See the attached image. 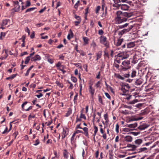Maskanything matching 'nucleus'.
I'll use <instances>...</instances> for the list:
<instances>
[{"instance_id":"obj_15","label":"nucleus","mask_w":159,"mask_h":159,"mask_svg":"<svg viewBox=\"0 0 159 159\" xmlns=\"http://www.w3.org/2000/svg\"><path fill=\"white\" fill-rule=\"evenodd\" d=\"M63 156L66 159H68L69 157V152L66 149H64L63 152Z\"/></svg>"},{"instance_id":"obj_62","label":"nucleus","mask_w":159,"mask_h":159,"mask_svg":"<svg viewBox=\"0 0 159 159\" xmlns=\"http://www.w3.org/2000/svg\"><path fill=\"white\" fill-rule=\"evenodd\" d=\"M79 87L80 88V93H81L82 89V84L80 83L79 85Z\"/></svg>"},{"instance_id":"obj_6","label":"nucleus","mask_w":159,"mask_h":159,"mask_svg":"<svg viewBox=\"0 0 159 159\" xmlns=\"http://www.w3.org/2000/svg\"><path fill=\"white\" fill-rule=\"evenodd\" d=\"M89 91L91 93V96L93 97L94 94L95 90V89L93 87L92 84H91L89 86Z\"/></svg>"},{"instance_id":"obj_51","label":"nucleus","mask_w":159,"mask_h":159,"mask_svg":"<svg viewBox=\"0 0 159 159\" xmlns=\"http://www.w3.org/2000/svg\"><path fill=\"white\" fill-rule=\"evenodd\" d=\"M120 140L119 136L118 135L115 138V142L116 143L118 142Z\"/></svg>"},{"instance_id":"obj_53","label":"nucleus","mask_w":159,"mask_h":159,"mask_svg":"<svg viewBox=\"0 0 159 159\" xmlns=\"http://www.w3.org/2000/svg\"><path fill=\"white\" fill-rule=\"evenodd\" d=\"M78 94H76L74 97V103L76 102L77 100Z\"/></svg>"},{"instance_id":"obj_29","label":"nucleus","mask_w":159,"mask_h":159,"mask_svg":"<svg viewBox=\"0 0 159 159\" xmlns=\"http://www.w3.org/2000/svg\"><path fill=\"white\" fill-rule=\"evenodd\" d=\"M36 9V7H31V8H28L26 10V11H25V13H26L27 12L33 11L34 10V9Z\"/></svg>"},{"instance_id":"obj_56","label":"nucleus","mask_w":159,"mask_h":159,"mask_svg":"<svg viewBox=\"0 0 159 159\" xmlns=\"http://www.w3.org/2000/svg\"><path fill=\"white\" fill-rule=\"evenodd\" d=\"M105 94L106 97L108 99H111V97L110 95L107 93H105Z\"/></svg>"},{"instance_id":"obj_5","label":"nucleus","mask_w":159,"mask_h":159,"mask_svg":"<svg viewBox=\"0 0 159 159\" xmlns=\"http://www.w3.org/2000/svg\"><path fill=\"white\" fill-rule=\"evenodd\" d=\"M69 133V130L67 129H63L62 132V139H64L65 138L67 135Z\"/></svg>"},{"instance_id":"obj_16","label":"nucleus","mask_w":159,"mask_h":159,"mask_svg":"<svg viewBox=\"0 0 159 159\" xmlns=\"http://www.w3.org/2000/svg\"><path fill=\"white\" fill-rule=\"evenodd\" d=\"M143 82L142 79L139 78L136 79L135 82V84L136 85H140Z\"/></svg>"},{"instance_id":"obj_25","label":"nucleus","mask_w":159,"mask_h":159,"mask_svg":"<svg viewBox=\"0 0 159 159\" xmlns=\"http://www.w3.org/2000/svg\"><path fill=\"white\" fill-rule=\"evenodd\" d=\"M136 57V55H134L133 57L132 62L134 64L136 63L137 61V58Z\"/></svg>"},{"instance_id":"obj_41","label":"nucleus","mask_w":159,"mask_h":159,"mask_svg":"<svg viewBox=\"0 0 159 159\" xmlns=\"http://www.w3.org/2000/svg\"><path fill=\"white\" fill-rule=\"evenodd\" d=\"M104 7L105 8V13L106 14L107 12V7H105V4H104L102 5V9L103 11L104 10Z\"/></svg>"},{"instance_id":"obj_55","label":"nucleus","mask_w":159,"mask_h":159,"mask_svg":"<svg viewBox=\"0 0 159 159\" xmlns=\"http://www.w3.org/2000/svg\"><path fill=\"white\" fill-rule=\"evenodd\" d=\"M74 133L75 134H79V133H83V132L81 130H76L75 132H74Z\"/></svg>"},{"instance_id":"obj_54","label":"nucleus","mask_w":159,"mask_h":159,"mask_svg":"<svg viewBox=\"0 0 159 159\" xmlns=\"http://www.w3.org/2000/svg\"><path fill=\"white\" fill-rule=\"evenodd\" d=\"M28 103V102L26 101L25 102H23V103L21 105V107L23 110L24 109V107L25 106L27 103Z\"/></svg>"},{"instance_id":"obj_14","label":"nucleus","mask_w":159,"mask_h":159,"mask_svg":"<svg viewBox=\"0 0 159 159\" xmlns=\"http://www.w3.org/2000/svg\"><path fill=\"white\" fill-rule=\"evenodd\" d=\"M121 9L123 10H127L128 9L129 6L126 4H120V6Z\"/></svg>"},{"instance_id":"obj_12","label":"nucleus","mask_w":159,"mask_h":159,"mask_svg":"<svg viewBox=\"0 0 159 159\" xmlns=\"http://www.w3.org/2000/svg\"><path fill=\"white\" fill-rule=\"evenodd\" d=\"M138 146L135 145H132L130 144H127V147L130 148V150L132 151H134L135 150L136 148L138 147Z\"/></svg>"},{"instance_id":"obj_37","label":"nucleus","mask_w":159,"mask_h":159,"mask_svg":"<svg viewBox=\"0 0 159 159\" xmlns=\"http://www.w3.org/2000/svg\"><path fill=\"white\" fill-rule=\"evenodd\" d=\"M101 9L100 6H98L95 10V13L96 14H97L98 13L99 11Z\"/></svg>"},{"instance_id":"obj_43","label":"nucleus","mask_w":159,"mask_h":159,"mask_svg":"<svg viewBox=\"0 0 159 159\" xmlns=\"http://www.w3.org/2000/svg\"><path fill=\"white\" fill-rule=\"evenodd\" d=\"M31 5L30 2V1L28 0L26 1L25 7H26L30 6Z\"/></svg>"},{"instance_id":"obj_27","label":"nucleus","mask_w":159,"mask_h":159,"mask_svg":"<svg viewBox=\"0 0 159 159\" xmlns=\"http://www.w3.org/2000/svg\"><path fill=\"white\" fill-rule=\"evenodd\" d=\"M56 84L57 86L61 88L63 87V84L62 83H60L59 81H57L56 82Z\"/></svg>"},{"instance_id":"obj_18","label":"nucleus","mask_w":159,"mask_h":159,"mask_svg":"<svg viewBox=\"0 0 159 159\" xmlns=\"http://www.w3.org/2000/svg\"><path fill=\"white\" fill-rule=\"evenodd\" d=\"M123 39H118L117 40V42L115 43V44L116 46H120L122 43Z\"/></svg>"},{"instance_id":"obj_26","label":"nucleus","mask_w":159,"mask_h":159,"mask_svg":"<svg viewBox=\"0 0 159 159\" xmlns=\"http://www.w3.org/2000/svg\"><path fill=\"white\" fill-rule=\"evenodd\" d=\"M102 55V51H99L96 53L97 57L98 58H100Z\"/></svg>"},{"instance_id":"obj_49","label":"nucleus","mask_w":159,"mask_h":159,"mask_svg":"<svg viewBox=\"0 0 159 159\" xmlns=\"http://www.w3.org/2000/svg\"><path fill=\"white\" fill-rule=\"evenodd\" d=\"M67 81L68 83L70 84V86L69 87V88L71 89H72L73 88V84L69 81Z\"/></svg>"},{"instance_id":"obj_64","label":"nucleus","mask_w":159,"mask_h":159,"mask_svg":"<svg viewBox=\"0 0 159 159\" xmlns=\"http://www.w3.org/2000/svg\"><path fill=\"white\" fill-rule=\"evenodd\" d=\"M34 37V32H33L31 34L30 36V37L31 39H33Z\"/></svg>"},{"instance_id":"obj_34","label":"nucleus","mask_w":159,"mask_h":159,"mask_svg":"<svg viewBox=\"0 0 159 159\" xmlns=\"http://www.w3.org/2000/svg\"><path fill=\"white\" fill-rule=\"evenodd\" d=\"M30 56H28L26 58L25 60V64H27L29 61H30Z\"/></svg>"},{"instance_id":"obj_2","label":"nucleus","mask_w":159,"mask_h":159,"mask_svg":"<svg viewBox=\"0 0 159 159\" xmlns=\"http://www.w3.org/2000/svg\"><path fill=\"white\" fill-rule=\"evenodd\" d=\"M130 61L129 60H125L122 63V65L120 66L121 70L126 71L130 68Z\"/></svg>"},{"instance_id":"obj_24","label":"nucleus","mask_w":159,"mask_h":159,"mask_svg":"<svg viewBox=\"0 0 159 159\" xmlns=\"http://www.w3.org/2000/svg\"><path fill=\"white\" fill-rule=\"evenodd\" d=\"M113 1L115 3V5L114 4L113 5V6L114 7H116L115 6V5L117 4L118 5H119L120 6V4L119 3L120 2V0H113Z\"/></svg>"},{"instance_id":"obj_36","label":"nucleus","mask_w":159,"mask_h":159,"mask_svg":"<svg viewBox=\"0 0 159 159\" xmlns=\"http://www.w3.org/2000/svg\"><path fill=\"white\" fill-rule=\"evenodd\" d=\"M94 135H96L98 130V128L96 126H94Z\"/></svg>"},{"instance_id":"obj_3","label":"nucleus","mask_w":159,"mask_h":159,"mask_svg":"<svg viewBox=\"0 0 159 159\" xmlns=\"http://www.w3.org/2000/svg\"><path fill=\"white\" fill-rule=\"evenodd\" d=\"M129 52L126 51L120 52L117 55V57H120V59L123 60L128 58L129 57Z\"/></svg>"},{"instance_id":"obj_32","label":"nucleus","mask_w":159,"mask_h":159,"mask_svg":"<svg viewBox=\"0 0 159 159\" xmlns=\"http://www.w3.org/2000/svg\"><path fill=\"white\" fill-rule=\"evenodd\" d=\"M136 72L135 70H133L131 75V77L132 78L136 76Z\"/></svg>"},{"instance_id":"obj_22","label":"nucleus","mask_w":159,"mask_h":159,"mask_svg":"<svg viewBox=\"0 0 159 159\" xmlns=\"http://www.w3.org/2000/svg\"><path fill=\"white\" fill-rule=\"evenodd\" d=\"M104 119L105 120V123L107 124H108L109 122L108 118V115L107 113L105 114L104 115Z\"/></svg>"},{"instance_id":"obj_10","label":"nucleus","mask_w":159,"mask_h":159,"mask_svg":"<svg viewBox=\"0 0 159 159\" xmlns=\"http://www.w3.org/2000/svg\"><path fill=\"white\" fill-rule=\"evenodd\" d=\"M125 141L127 142H131L133 140V138L132 136L129 135L125 136L124 138Z\"/></svg>"},{"instance_id":"obj_21","label":"nucleus","mask_w":159,"mask_h":159,"mask_svg":"<svg viewBox=\"0 0 159 159\" xmlns=\"http://www.w3.org/2000/svg\"><path fill=\"white\" fill-rule=\"evenodd\" d=\"M142 139H138L135 141V143L136 144L139 145L142 143Z\"/></svg>"},{"instance_id":"obj_57","label":"nucleus","mask_w":159,"mask_h":159,"mask_svg":"<svg viewBox=\"0 0 159 159\" xmlns=\"http://www.w3.org/2000/svg\"><path fill=\"white\" fill-rule=\"evenodd\" d=\"M104 33V32L102 30H99L98 31V34L99 35H102Z\"/></svg>"},{"instance_id":"obj_48","label":"nucleus","mask_w":159,"mask_h":159,"mask_svg":"<svg viewBox=\"0 0 159 159\" xmlns=\"http://www.w3.org/2000/svg\"><path fill=\"white\" fill-rule=\"evenodd\" d=\"M36 158L37 159H45V157L44 156H43L42 157H41L40 155H38L37 156Z\"/></svg>"},{"instance_id":"obj_35","label":"nucleus","mask_w":159,"mask_h":159,"mask_svg":"<svg viewBox=\"0 0 159 159\" xmlns=\"http://www.w3.org/2000/svg\"><path fill=\"white\" fill-rule=\"evenodd\" d=\"M8 22L7 20V19L4 20L2 21V25L4 26L6 25Z\"/></svg>"},{"instance_id":"obj_19","label":"nucleus","mask_w":159,"mask_h":159,"mask_svg":"<svg viewBox=\"0 0 159 159\" xmlns=\"http://www.w3.org/2000/svg\"><path fill=\"white\" fill-rule=\"evenodd\" d=\"M72 113V109L71 108L68 109L67 113L66 114L65 116L68 117Z\"/></svg>"},{"instance_id":"obj_7","label":"nucleus","mask_w":159,"mask_h":159,"mask_svg":"<svg viewBox=\"0 0 159 159\" xmlns=\"http://www.w3.org/2000/svg\"><path fill=\"white\" fill-rule=\"evenodd\" d=\"M14 9L15 11H19L20 6L19 5V2L16 1L14 2Z\"/></svg>"},{"instance_id":"obj_13","label":"nucleus","mask_w":159,"mask_h":159,"mask_svg":"<svg viewBox=\"0 0 159 159\" xmlns=\"http://www.w3.org/2000/svg\"><path fill=\"white\" fill-rule=\"evenodd\" d=\"M128 32V30L127 29H124L120 31H118V34L119 36H121L125 33H126Z\"/></svg>"},{"instance_id":"obj_50","label":"nucleus","mask_w":159,"mask_h":159,"mask_svg":"<svg viewBox=\"0 0 159 159\" xmlns=\"http://www.w3.org/2000/svg\"><path fill=\"white\" fill-rule=\"evenodd\" d=\"M34 146H37L39 143V139H37L34 141Z\"/></svg>"},{"instance_id":"obj_52","label":"nucleus","mask_w":159,"mask_h":159,"mask_svg":"<svg viewBox=\"0 0 159 159\" xmlns=\"http://www.w3.org/2000/svg\"><path fill=\"white\" fill-rule=\"evenodd\" d=\"M80 1H78L76 3V4L74 6V7L75 9H77L78 6H79V3Z\"/></svg>"},{"instance_id":"obj_9","label":"nucleus","mask_w":159,"mask_h":159,"mask_svg":"<svg viewBox=\"0 0 159 159\" xmlns=\"http://www.w3.org/2000/svg\"><path fill=\"white\" fill-rule=\"evenodd\" d=\"M75 18L77 20L75 21V26H77L79 24L81 21V18L80 16H77L76 15H75Z\"/></svg>"},{"instance_id":"obj_31","label":"nucleus","mask_w":159,"mask_h":159,"mask_svg":"<svg viewBox=\"0 0 159 159\" xmlns=\"http://www.w3.org/2000/svg\"><path fill=\"white\" fill-rule=\"evenodd\" d=\"M115 76L116 78H118L121 80H124V78L123 77L121 76L119 74H116Z\"/></svg>"},{"instance_id":"obj_33","label":"nucleus","mask_w":159,"mask_h":159,"mask_svg":"<svg viewBox=\"0 0 159 159\" xmlns=\"http://www.w3.org/2000/svg\"><path fill=\"white\" fill-rule=\"evenodd\" d=\"M71 81L74 83H76L77 81V78L74 76H71Z\"/></svg>"},{"instance_id":"obj_46","label":"nucleus","mask_w":159,"mask_h":159,"mask_svg":"<svg viewBox=\"0 0 159 159\" xmlns=\"http://www.w3.org/2000/svg\"><path fill=\"white\" fill-rule=\"evenodd\" d=\"M147 150V148H146L144 147L143 148H141L139 149V152H143L145 151H146Z\"/></svg>"},{"instance_id":"obj_61","label":"nucleus","mask_w":159,"mask_h":159,"mask_svg":"<svg viewBox=\"0 0 159 159\" xmlns=\"http://www.w3.org/2000/svg\"><path fill=\"white\" fill-rule=\"evenodd\" d=\"M102 134V137L104 139H107V135L106 133H103Z\"/></svg>"},{"instance_id":"obj_11","label":"nucleus","mask_w":159,"mask_h":159,"mask_svg":"<svg viewBox=\"0 0 159 159\" xmlns=\"http://www.w3.org/2000/svg\"><path fill=\"white\" fill-rule=\"evenodd\" d=\"M41 59L40 56L39 55H35L34 57H32L31 59L32 61H39Z\"/></svg>"},{"instance_id":"obj_44","label":"nucleus","mask_w":159,"mask_h":159,"mask_svg":"<svg viewBox=\"0 0 159 159\" xmlns=\"http://www.w3.org/2000/svg\"><path fill=\"white\" fill-rule=\"evenodd\" d=\"M119 126L118 124H116V132L117 133H118L119 132Z\"/></svg>"},{"instance_id":"obj_30","label":"nucleus","mask_w":159,"mask_h":159,"mask_svg":"<svg viewBox=\"0 0 159 159\" xmlns=\"http://www.w3.org/2000/svg\"><path fill=\"white\" fill-rule=\"evenodd\" d=\"M76 134L74 133L72 134V136L71 139V144H73L74 142V140L75 139V136Z\"/></svg>"},{"instance_id":"obj_45","label":"nucleus","mask_w":159,"mask_h":159,"mask_svg":"<svg viewBox=\"0 0 159 159\" xmlns=\"http://www.w3.org/2000/svg\"><path fill=\"white\" fill-rule=\"evenodd\" d=\"M130 129L129 128H124L123 129V131L125 132L130 131Z\"/></svg>"},{"instance_id":"obj_4","label":"nucleus","mask_w":159,"mask_h":159,"mask_svg":"<svg viewBox=\"0 0 159 159\" xmlns=\"http://www.w3.org/2000/svg\"><path fill=\"white\" fill-rule=\"evenodd\" d=\"M100 42L102 44H103L106 47L108 48L109 47V44L107 42V38L103 36H101L100 37Z\"/></svg>"},{"instance_id":"obj_40","label":"nucleus","mask_w":159,"mask_h":159,"mask_svg":"<svg viewBox=\"0 0 159 159\" xmlns=\"http://www.w3.org/2000/svg\"><path fill=\"white\" fill-rule=\"evenodd\" d=\"M80 118H83L84 120L86 119V117L85 115H84V114H83L82 113V112H81V113L80 114Z\"/></svg>"},{"instance_id":"obj_1","label":"nucleus","mask_w":159,"mask_h":159,"mask_svg":"<svg viewBox=\"0 0 159 159\" xmlns=\"http://www.w3.org/2000/svg\"><path fill=\"white\" fill-rule=\"evenodd\" d=\"M132 16V14L131 13L122 12L120 11H118L116 12V16L115 18V21L116 24H120L126 21L127 18Z\"/></svg>"},{"instance_id":"obj_17","label":"nucleus","mask_w":159,"mask_h":159,"mask_svg":"<svg viewBox=\"0 0 159 159\" xmlns=\"http://www.w3.org/2000/svg\"><path fill=\"white\" fill-rule=\"evenodd\" d=\"M127 48H133L135 46V43L134 42H131L127 44Z\"/></svg>"},{"instance_id":"obj_47","label":"nucleus","mask_w":159,"mask_h":159,"mask_svg":"<svg viewBox=\"0 0 159 159\" xmlns=\"http://www.w3.org/2000/svg\"><path fill=\"white\" fill-rule=\"evenodd\" d=\"M35 117V115H34L33 116H32L31 114H30L29 115V116H28V120H31L32 118H34Z\"/></svg>"},{"instance_id":"obj_39","label":"nucleus","mask_w":159,"mask_h":159,"mask_svg":"<svg viewBox=\"0 0 159 159\" xmlns=\"http://www.w3.org/2000/svg\"><path fill=\"white\" fill-rule=\"evenodd\" d=\"M138 102V100L137 99H135V100H134L132 101H130L129 103V104H134V103H135L137 102Z\"/></svg>"},{"instance_id":"obj_58","label":"nucleus","mask_w":159,"mask_h":159,"mask_svg":"<svg viewBox=\"0 0 159 159\" xmlns=\"http://www.w3.org/2000/svg\"><path fill=\"white\" fill-rule=\"evenodd\" d=\"M91 46L93 48H95L96 46V44L94 42H93L91 44Z\"/></svg>"},{"instance_id":"obj_8","label":"nucleus","mask_w":159,"mask_h":159,"mask_svg":"<svg viewBox=\"0 0 159 159\" xmlns=\"http://www.w3.org/2000/svg\"><path fill=\"white\" fill-rule=\"evenodd\" d=\"M149 126V125L145 123H143L142 125L139 126L138 127L139 129L140 130H144L145 129L147 128Z\"/></svg>"},{"instance_id":"obj_28","label":"nucleus","mask_w":159,"mask_h":159,"mask_svg":"<svg viewBox=\"0 0 159 159\" xmlns=\"http://www.w3.org/2000/svg\"><path fill=\"white\" fill-rule=\"evenodd\" d=\"M83 39L85 44H88V43L89 39L88 38L86 37H83Z\"/></svg>"},{"instance_id":"obj_42","label":"nucleus","mask_w":159,"mask_h":159,"mask_svg":"<svg viewBox=\"0 0 159 159\" xmlns=\"http://www.w3.org/2000/svg\"><path fill=\"white\" fill-rule=\"evenodd\" d=\"M98 101L100 103L102 104H103V102H102V97L101 96H98Z\"/></svg>"},{"instance_id":"obj_23","label":"nucleus","mask_w":159,"mask_h":159,"mask_svg":"<svg viewBox=\"0 0 159 159\" xmlns=\"http://www.w3.org/2000/svg\"><path fill=\"white\" fill-rule=\"evenodd\" d=\"M70 34H69L67 36V38L68 40H70L71 38H72L73 36V34L71 31V30H70Z\"/></svg>"},{"instance_id":"obj_60","label":"nucleus","mask_w":159,"mask_h":159,"mask_svg":"<svg viewBox=\"0 0 159 159\" xmlns=\"http://www.w3.org/2000/svg\"><path fill=\"white\" fill-rule=\"evenodd\" d=\"M82 129L84 131V133L88 131V129L87 127H84L83 128H82Z\"/></svg>"},{"instance_id":"obj_38","label":"nucleus","mask_w":159,"mask_h":159,"mask_svg":"<svg viewBox=\"0 0 159 159\" xmlns=\"http://www.w3.org/2000/svg\"><path fill=\"white\" fill-rule=\"evenodd\" d=\"M8 128L7 127H6L4 130L2 132V134H7L8 132H9L10 131H9V130L8 131Z\"/></svg>"},{"instance_id":"obj_63","label":"nucleus","mask_w":159,"mask_h":159,"mask_svg":"<svg viewBox=\"0 0 159 159\" xmlns=\"http://www.w3.org/2000/svg\"><path fill=\"white\" fill-rule=\"evenodd\" d=\"M100 82L99 81H98L97 83L96 84V85H95L96 87L97 88L99 87L100 86Z\"/></svg>"},{"instance_id":"obj_59","label":"nucleus","mask_w":159,"mask_h":159,"mask_svg":"<svg viewBox=\"0 0 159 159\" xmlns=\"http://www.w3.org/2000/svg\"><path fill=\"white\" fill-rule=\"evenodd\" d=\"M122 60H121L120 59V57H117V58L116 61L118 63H120V61Z\"/></svg>"},{"instance_id":"obj_20","label":"nucleus","mask_w":159,"mask_h":159,"mask_svg":"<svg viewBox=\"0 0 159 159\" xmlns=\"http://www.w3.org/2000/svg\"><path fill=\"white\" fill-rule=\"evenodd\" d=\"M137 125V123H135L134 124H130L128 125L127 126L129 128H135Z\"/></svg>"}]
</instances>
